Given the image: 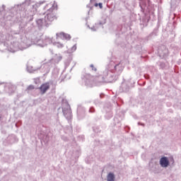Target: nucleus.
<instances>
[{
	"label": "nucleus",
	"mask_w": 181,
	"mask_h": 181,
	"mask_svg": "<svg viewBox=\"0 0 181 181\" xmlns=\"http://www.w3.org/2000/svg\"><path fill=\"white\" fill-rule=\"evenodd\" d=\"M138 125H141V127H145V124L141 123V122H138Z\"/></svg>",
	"instance_id": "obj_34"
},
{
	"label": "nucleus",
	"mask_w": 181,
	"mask_h": 181,
	"mask_svg": "<svg viewBox=\"0 0 181 181\" xmlns=\"http://www.w3.org/2000/svg\"><path fill=\"white\" fill-rule=\"evenodd\" d=\"M82 81H83L86 87H93V76L90 74H86L82 77Z\"/></svg>",
	"instance_id": "obj_8"
},
{
	"label": "nucleus",
	"mask_w": 181,
	"mask_h": 181,
	"mask_svg": "<svg viewBox=\"0 0 181 181\" xmlns=\"http://www.w3.org/2000/svg\"><path fill=\"white\" fill-rule=\"evenodd\" d=\"M62 112L68 120L71 119L73 118V115L71 114V108L70 107V105L69 103H66L62 105Z\"/></svg>",
	"instance_id": "obj_3"
},
{
	"label": "nucleus",
	"mask_w": 181,
	"mask_h": 181,
	"mask_svg": "<svg viewBox=\"0 0 181 181\" xmlns=\"http://www.w3.org/2000/svg\"><path fill=\"white\" fill-rule=\"evenodd\" d=\"M45 1H42V3H40V4H43Z\"/></svg>",
	"instance_id": "obj_42"
},
{
	"label": "nucleus",
	"mask_w": 181,
	"mask_h": 181,
	"mask_svg": "<svg viewBox=\"0 0 181 181\" xmlns=\"http://www.w3.org/2000/svg\"><path fill=\"white\" fill-rule=\"evenodd\" d=\"M86 107H83L81 105H78L77 107V117L78 119L86 118Z\"/></svg>",
	"instance_id": "obj_10"
},
{
	"label": "nucleus",
	"mask_w": 181,
	"mask_h": 181,
	"mask_svg": "<svg viewBox=\"0 0 181 181\" xmlns=\"http://www.w3.org/2000/svg\"><path fill=\"white\" fill-rule=\"evenodd\" d=\"M44 42L46 43V46H47V45H51V43H53V40L47 36H45Z\"/></svg>",
	"instance_id": "obj_22"
},
{
	"label": "nucleus",
	"mask_w": 181,
	"mask_h": 181,
	"mask_svg": "<svg viewBox=\"0 0 181 181\" xmlns=\"http://www.w3.org/2000/svg\"><path fill=\"white\" fill-rule=\"evenodd\" d=\"M88 14L90 13V10L88 11Z\"/></svg>",
	"instance_id": "obj_41"
},
{
	"label": "nucleus",
	"mask_w": 181,
	"mask_h": 181,
	"mask_svg": "<svg viewBox=\"0 0 181 181\" xmlns=\"http://www.w3.org/2000/svg\"><path fill=\"white\" fill-rule=\"evenodd\" d=\"M90 67L92 68V71H97V68L94 67V64H91Z\"/></svg>",
	"instance_id": "obj_30"
},
{
	"label": "nucleus",
	"mask_w": 181,
	"mask_h": 181,
	"mask_svg": "<svg viewBox=\"0 0 181 181\" xmlns=\"http://www.w3.org/2000/svg\"><path fill=\"white\" fill-rule=\"evenodd\" d=\"M27 90H35V86L33 85H30L28 88Z\"/></svg>",
	"instance_id": "obj_31"
},
{
	"label": "nucleus",
	"mask_w": 181,
	"mask_h": 181,
	"mask_svg": "<svg viewBox=\"0 0 181 181\" xmlns=\"http://www.w3.org/2000/svg\"><path fill=\"white\" fill-rule=\"evenodd\" d=\"M98 6H99L100 9H103V3H98Z\"/></svg>",
	"instance_id": "obj_33"
},
{
	"label": "nucleus",
	"mask_w": 181,
	"mask_h": 181,
	"mask_svg": "<svg viewBox=\"0 0 181 181\" xmlns=\"http://www.w3.org/2000/svg\"><path fill=\"white\" fill-rule=\"evenodd\" d=\"M145 78H149V76L148 75H144Z\"/></svg>",
	"instance_id": "obj_35"
},
{
	"label": "nucleus",
	"mask_w": 181,
	"mask_h": 181,
	"mask_svg": "<svg viewBox=\"0 0 181 181\" xmlns=\"http://www.w3.org/2000/svg\"><path fill=\"white\" fill-rule=\"evenodd\" d=\"M49 88H50V85L47 83L41 85V86L40 87V90L42 94H45V93H46L47 90H49Z\"/></svg>",
	"instance_id": "obj_16"
},
{
	"label": "nucleus",
	"mask_w": 181,
	"mask_h": 181,
	"mask_svg": "<svg viewBox=\"0 0 181 181\" xmlns=\"http://www.w3.org/2000/svg\"><path fill=\"white\" fill-rule=\"evenodd\" d=\"M129 90H130L129 81H123L119 88V93H128Z\"/></svg>",
	"instance_id": "obj_11"
},
{
	"label": "nucleus",
	"mask_w": 181,
	"mask_h": 181,
	"mask_svg": "<svg viewBox=\"0 0 181 181\" xmlns=\"http://www.w3.org/2000/svg\"><path fill=\"white\" fill-rule=\"evenodd\" d=\"M94 2H95V0H90V4L86 6V8H90V11H91L93 9V4H94Z\"/></svg>",
	"instance_id": "obj_24"
},
{
	"label": "nucleus",
	"mask_w": 181,
	"mask_h": 181,
	"mask_svg": "<svg viewBox=\"0 0 181 181\" xmlns=\"http://www.w3.org/2000/svg\"><path fill=\"white\" fill-rule=\"evenodd\" d=\"M36 24L40 30H42L44 28H49L50 23H48L45 18H39L36 20Z\"/></svg>",
	"instance_id": "obj_7"
},
{
	"label": "nucleus",
	"mask_w": 181,
	"mask_h": 181,
	"mask_svg": "<svg viewBox=\"0 0 181 181\" xmlns=\"http://www.w3.org/2000/svg\"><path fill=\"white\" fill-rule=\"evenodd\" d=\"M10 49H11L10 52H11L12 53H15V52H18V50L21 49V47H19V42H13V44L11 45Z\"/></svg>",
	"instance_id": "obj_15"
},
{
	"label": "nucleus",
	"mask_w": 181,
	"mask_h": 181,
	"mask_svg": "<svg viewBox=\"0 0 181 181\" xmlns=\"http://www.w3.org/2000/svg\"><path fill=\"white\" fill-rule=\"evenodd\" d=\"M62 60V57H59V58H57L54 59L55 63H59Z\"/></svg>",
	"instance_id": "obj_32"
},
{
	"label": "nucleus",
	"mask_w": 181,
	"mask_h": 181,
	"mask_svg": "<svg viewBox=\"0 0 181 181\" xmlns=\"http://www.w3.org/2000/svg\"><path fill=\"white\" fill-rule=\"evenodd\" d=\"M107 181H115V175L113 173H109L107 176Z\"/></svg>",
	"instance_id": "obj_20"
},
{
	"label": "nucleus",
	"mask_w": 181,
	"mask_h": 181,
	"mask_svg": "<svg viewBox=\"0 0 181 181\" xmlns=\"http://www.w3.org/2000/svg\"><path fill=\"white\" fill-rule=\"evenodd\" d=\"M55 46L59 48H62V47H64V45H63V44H60V42H56Z\"/></svg>",
	"instance_id": "obj_28"
},
{
	"label": "nucleus",
	"mask_w": 181,
	"mask_h": 181,
	"mask_svg": "<svg viewBox=\"0 0 181 181\" xmlns=\"http://www.w3.org/2000/svg\"><path fill=\"white\" fill-rule=\"evenodd\" d=\"M117 76H115L111 71H109L108 69H106L103 71V75H100L98 77V83H114L117 81Z\"/></svg>",
	"instance_id": "obj_1"
},
{
	"label": "nucleus",
	"mask_w": 181,
	"mask_h": 181,
	"mask_svg": "<svg viewBox=\"0 0 181 181\" xmlns=\"http://www.w3.org/2000/svg\"><path fill=\"white\" fill-rule=\"evenodd\" d=\"M6 8V6L3 4L2 6L0 7V13H2V12H4V11H5Z\"/></svg>",
	"instance_id": "obj_27"
},
{
	"label": "nucleus",
	"mask_w": 181,
	"mask_h": 181,
	"mask_svg": "<svg viewBox=\"0 0 181 181\" xmlns=\"http://www.w3.org/2000/svg\"><path fill=\"white\" fill-rule=\"evenodd\" d=\"M142 22H143L142 23L143 26H148V22H149V18L148 17L143 18Z\"/></svg>",
	"instance_id": "obj_23"
},
{
	"label": "nucleus",
	"mask_w": 181,
	"mask_h": 181,
	"mask_svg": "<svg viewBox=\"0 0 181 181\" xmlns=\"http://www.w3.org/2000/svg\"><path fill=\"white\" fill-rule=\"evenodd\" d=\"M170 162H172L173 164L175 163L173 157H170L169 160V158L163 156L160 159L159 163L161 168H168V166L170 165Z\"/></svg>",
	"instance_id": "obj_4"
},
{
	"label": "nucleus",
	"mask_w": 181,
	"mask_h": 181,
	"mask_svg": "<svg viewBox=\"0 0 181 181\" xmlns=\"http://www.w3.org/2000/svg\"><path fill=\"white\" fill-rule=\"evenodd\" d=\"M40 68V67L36 68L30 65H27V71H28V73H33L34 71H37Z\"/></svg>",
	"instance_id": "obj_18"
},
{
	"label": "nucleus",
	"mask_w": 181,
	"mask_h": 181,
	"mask_svg": "<svg viewBox=\"0 0 181 181\" xmlns=\"http://www.w3.org/2000/svg\"><path fill=\"white\" fill-rule=\"evenodd\" d=\"M64 141H67V138L64 139Z\"/></svg>",
	"instance_id": "obj_39"
},
{
	"label": "nucleus",
	"mask_w": 181,
	"mask_h": 181,
	"mask_svg": "<svg viewBox=\"0 0 181 181\" xmlns=\"http://www.w3.org/2000/svg\"><path fill=\"white\" fill-rule=\"evenodd\" d=\"M18 11L21 12V13L23 12V11H21L19 10V8H16V10H13V8H11V12H13L14 15H16V13H18Z\"/></svg>",
	"instance_id": "obj_25"
},
{
	"label": "nucleus",
	"mask_w": 181,
	"mask_h": 181,
	"mask_svg": "<svg viewBox=\"0 0 181 181\" xmlns=\"http://www.w3.org/2000/svg\"><path fill=\"white\" fill-rule=\"evenodd\" d=\"M151 163H152V162H150V163H149V166H151Z\"/></svg>",
	"instance_id": "obj_40"
},
{
	"label": "nucleus",
	"mask_w": 181,
	"mask_h": 181,
	"mask_svg": "<svg viewBox=\"0 0 181 181\" xmlns=\"http://www.w3.org/2000/svg\"><path fill=\"white\" fill-rule=\"evenodd\" d=\"M124 71V66L122 65V64L119 63L116 65L114 66V69H111L110 71H112V73L114 74L115 76H121V74L122 73V71Z\"/></svg>",
	"instance_id": "obj_6"
},
{
	"label": "nucleus",
	"mask_w": 181,
	"mask_h": 181,
	"mask_svg": "<svg viewBox=\"0 0 181 181\" xmlns=\"http://www.w3.org/2000/svg\"><path fill=\"white\" fill-rule=\"evenodd\" d=\"M105 20L99 21L98 23H95V25H93L92 28H90V25H88V28H89V29H90L93 32H95L98 28L103 27L104 25H105Z\"/></svg>",
	"instance_id": "obj_13"
},
{
	"label": "nucleus",
	"mask_w": 181,
	"mask_h": 181,
	"mask_svg": "<svg viewBox=\"0 0 181 181\" xmlns=\"http://www.w3.org/2000/svg\"><path fill=\"white\" fill-rule=\"evenodd\" d=\"M52 12H53V8L47 9L46 16L45 17V20L47 21L48 23L53 22L54 19H56V16Z\"/></svg>",
	"instance_id": "obj_9"
},
{
	"label": "nucleus",
	"mask_w": 181,
	"mask_h": 181,
	"mask_svg": "<svg viewBox=\"0 0 181 181\" xmlns=\"http://www.w3.org/2000/svg\"><path fill=\"white\" fill-rule=\"evenodd\" d=\"M56 35H57V39H59V37L62 40L65 39V40H70V39H71V37L70 36V35L66 34L64 33H57Z\"/></svg>",
	"instance_id": "obj_14"
},
{
	"label": "nucleus",
	"mask_w": 181,
	"mask_h": 181,
	"mask_svg": "<svg viewBox=\"0 0 181 181\" xmlns=\"http://www.w3.org/2000/svg\"><path fill=\"white\" fill-rule=\"evenodd\" d=\"M1 117L0 116V121H1Z\"/></svg>",
	"instance_id": "obj_44"
},
{
	"label": "nucleus",
	"mask_w": 181,
	"mask_h": 181,
	"mask_svg": "<svg viewBox=\"0 0 181 181\" xmlns=\"http://www.w3.org/2000/svg\"><path fill=\"white\" fill-rule=\"evenodd\" d=\"M35 13H36V11H35V9L33 11H30L29 13H28L26 18L28 22H32V21H33V16H35Z\"/></svg>",
	"instance_id": "obj_17"
},
{
	"label": "nucleus",
	"mask_w": 181,
	"mask_h": 181,
	"mask_svg": "<svg viewBox=\"0 0 181 181\" xmlns=\"http://www.w3.org/2000/svg\"><path fill=\"white\" fill-rule=\"evenodd\" d=\"M26 47H23V49H26L27 47H30L32 45H36L37 46H40V47H45L46 46V43H45L44 39H37L35 41H30V40H27L25 42Z\"/></svg>",
	"instance_id": "obj_2"
},
{
	"label": "nucleus",
	"mask_w": 181,
	"mask_h": 181,
	"mask_svg": "<svg viewBox=\"0 0 181 181\" xmlns=\"http://www.w3.org/2000/svg\"><path fill=\"white\" fill-rule=\"evenodd\" d=\"M159 32V28L156 27V28L153 29V32L150 33L148 35V39L151 37H155V36H158V33Z\"/></svg>",
	"instance_id": "obj_19"
},
{
	"label": "nucleus",
	"mask_w": 181,
	"mask_h": 181,
	"mask_svg": "<svg viewBox=\"0 0 181 181\" xmlns=\"http://www.w3.org/2000/svg\"><path fill=\"white\" fill-rule=\"evenodd\" d=\"M163 56H166V52H165L163 54Z\"/></svg>",
	"instance_id": "obj_38"
},
{
	"label": "nucleus",
	"mask_w": 181,
	"mask_h": 181,
	"mask_svg": "<svg viewBox=\"0 0 181 181\" xmlns=\"http://www.w3.org/2000/svg\"><path fill=\"white\" fill-rule=\"evenodd\" d=\"M88 112L90 114H93V112H95V109L94 108V107H90L88 110Z\"/></svg>",
	"instance_id": "obj_26"
},
{
	"label": "nucleus",
	"mask_w": 181,
	"mask_h": 181,
	"mask_svg": "<svg viewBox=\"0 0 181 181\" xmlns=\"http://www.w3.org/2000/svg\"><path fill=\"white\" fill-rule=\"evenodd\" d=\"M0 87L1 88H4V91L9 95L15 93L16 88L12 83H0Z\"/></svg>",
	"instance_id": "obj_5"
},
{
	"label": "nucleus",
	"mask_w": 181,
	"mask_h": 181,
	"mask_svg": "<svg viewBox=\"0 0 181 181\" xmlns=\"http://www.w3.org/2000/svg\"><path fill=\"white\" fill-rule=\"evenodd\" d=\"M93 6L97 7V6H98V4L95 3Z\"/></svg>",
	"instance_id": "obj_36"
},
{
	"label": "nucleus",
	"mask_w": 181,
	"mask_h": 181,
	"mask_svg": "<svg viewBox=\"0 0 181 181\" xmlns=\"http://www.w3.org/2000/svg\"><path fill=\"white\" fill-rule=\"evenodd\" d=\"M13 17H0L1 23H5V22H8V21H12Z\"/></svg>",
	"instance_id": "obj_21"
},
{
	"label": "nucleus",
	"mask_w": 181,
	"mask_h": 181,
	"mask_svg": "<svg viewBox=\"0 0 181 181\" xmlns=\"http://www.w3.org/2000/svg\"><path fill=\"white\" fill-rule=\"evenodd\" d=\"M25 5L29 6L30 5V0H25V1L21 4L16 5L13 7V11L19 9V11H25Z\"/></svg>",
	"instance_id": "obj_12"
},
{
	"label": "nucleus",
	"mask_w": 181,
	"mask_h": 181,
	"mask_svg": "<svg viewBox=\"0 0 181 181\" xmlns=\"http://www.w3.org/2000/svg\"><path fill=\"white\" fill-rule=\"evenodd\" d=\"M76 50H77V45H74L71 49V52L73 53L74 52H76Z\"/></svg>",
	"instance_id": "obj_29"
},
{
	"label": "nucleus",
	"mask_w": 181,
	"mask_h": 181,
	"mask_svg": "<svg viewBox=\"0 0 181 181\" xmlns=\"http://www.w3.org/2000/svg\"><path fill=\"white\" fill-rule=\"evenodd\" d=\"M66 67L69 66V64H65Z\"/></svg>",
	"instance_id": "obj_37"
},
{
	"label": "nucleus",
	"mask_w": 181,
	"mask_h": 181,
	"mask_svg": "<svg viewBox=\"0 0 181 181\" xmlns=\"http://www.w3.org/2000/svg\"><path fill=\"white\" fill-rule=\"evenodd\" d=\"M32 6H33V8H34V6H34V5H33Z\"/></svg>",
	"instance_id": "obj_43"
}]
</instances>
